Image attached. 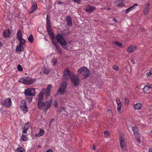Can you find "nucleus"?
<instances>
[{
  "label": "nucleus",
  "mask_w": 152,
  "mask_h": 152,
  "mask_svg": "<svg viewBox=\"0 0 152 152\" xmlns=\"http://www.w3.org/2000/svg\"><path fill=\"white\" fill-rule=\"evenodd\" d=\"M83 73V76L84 78H86L90 75V72L86 67H81L78 69L77 71V75H80L81 73Z\"/></svg>",
  "instance_id": "obj_1"
},
{
  "label": "nucleus",
  "mask_w": 152,
  "mask_h": 152,
  "mask_svg": "<svg viewBox=\"0 0 152 152\" xmlns=\"http://www.w3.org/2000/svg\"><path fill=\"white\" fill-rule=\"evenodd\" d=\"M35 79L29 77H22L20 79L19 81L25 84L31 85L35 82Z\"/></svg>",
  "instance_id": "obj_2"
},
{
  "label": "nucleus",
  "mask_w": 152,
  "mask_h": 152,
  "mask_svg": "<svg viewBox=\"0 0 152 152\" xmlns=\"http://www.w3.org/2000/svg\"><path fill=\"white\" fill-rule=\"evenodd\" d=\"M52 100L51 99L49 101H47L46 103L44 102H38V107L39 108H41L42 107H45V110H47L50 106L52 103Z\"/></svg>",
  "instance_id": "obj_3"
},
{
  "label": "nucleus",
  "mask_w": 152,
  "mask_h": 152,
  "mask_svg": "<svg viewBox=\"0 0 152 152\" xmlns=\"http://www.w3.org/2000/svg\"><path fill=\"white\" fill-rule=\"evenodd\" d=\"M58 42L61 45L62 47L65 49H67V47L66 46L67 43L65 41L63 37L60 34H58L56 37Z\"/></svg>",
  "instance_id": "obj_4"
},
{
  "label": "nucleus",
  "mask_w": 152,
  "mask_h": 152,
  "mask_svg": "<svg viewBox=\"0 0 152 152\" xmlns=\"http://www.w3.org/2000/svg\"><path fill=\"white\" fill-rule=\"evenodd\" d=\"M67 86V83L66 82L62 83L60 86V88L57 91V92L58 93H65Z\"/></svg>",
  "instance_id": "obj_5"
},
{
  "label": "nucleus",
  "mask_w": 152,
  "mask_h": 152,
  "mask_svg": "<svg viewBox=\"0 0 152 152\" xmlns=\"http://www.w3.org/2000/svg\"><path fill=\"white\" fill-rule=\"evenodd\" d=\"M72 73H70L69 69L66 68L65 69L64 72V75L63 76V79L66 80H68L69 77H71V76L73 75Z\"/></svg>",
  "instance_id": "obj_6"
},
{
  "label": "nucleus",
  "mask_w": 152,
  "mask_h": 152,
  "mask_svg": "<svg viewBox=\"0 0 152 152\" xmlns=\"http://www.w3.org/2000/svg\"><path fill=\"white\" fill-rule=\"evenodd\" d=\"M119 140L121 146L123 150H125L126 148V144L125 142L124 135L123 134H120L119 137Z\"/></svg>",
  "instance_id": "obj_7"
},
{
  "label": "nucleus",
  "mask_w": 152,
  "mask_h": 152,
  "mask_svg": "<svg viewBox=\"0 0 152 152\" xmlns=\"http://www.w3.org/2000/svg\"><path fill=\"white\" fill-rule=\"evenodd\" d=\"M71 80L75 86H77L78 85L79 83V79L75 74H73L71 75Z\"/></svg>",
  "instance_id": "obj_8"
},
{
  "label": "nucleus",
  "mask_w": 152,
  "mask_h": 152,
  "mask_svg": "<svg viewBox=\"0 0 152 152\" xmlns=\"http://www.w3.org/2000/svg\"><path fill=\"white\" fill-rule=\"evenodd\" d=\"M24 94L27 96H35V89L34 88H28L25 90Z\"/></svg>",
  "instance_id": "obj_9"
},
{
  "label": "nucleus",
  "mask_w": 152,
  "mask_h": 152,
  "mask_svg": "<svg viewBox=\"0 0 152 152\" xmlns=\"http://www.w3.org/2000/svg\"><path fill=\"white\" fill-rule=\"evenodd\" d=\"M16 34V37L20 42V43L23 44H24L25 42H26V40L22 38L21 31L20 30L18 31Z\"/></svg>",
  "instance_id": "obj_10"
},
{
  "label": "nucleus",
  "mask_w": 152,
  "mask_h": 152,
  "mask_svg": "<svg viewBox=\"0 0 152 152\" xmlns=\"http://www.w3.org/2000/svg\"><path fill=\"white\" fill-rule=\"evenodd\" d=\"M20 108L24 113L28 111V108L26 105V102L25 101L23 100L21 101Z\"/></svg>",
  "instance_id": "obj_11"
},
{
  "label": "nucleus",
  "mask_w": 152,
  "mask_h": 152,
  "mask_svg": "<svg viewBox=\"0 0 152 152\" xmlns=\"http://www.w3.org/2000/svg\"><path fill=\"white\" fill-rule=\"evenodd\" d=\"M2 104L6 107H9L11 106L12 102L10 99L7 98L4 100L2 102Z\"/></svg>",
  "instance_id": "obj_12"
},
{
  "label": "nucleus",
  "mask_w": 152,
  "mask_h": 152,
  "mask_svg": "<svg viewBox=\"0 0 152 152\" xmlns=\"http://www.w3.org/2000/svg\"><path fill=\"white\" fill-rule=\"evenodd\" d=\"M26 42H25V43L23 44L20 43V42H19V44L17 45L16 48V51L18 54H20L21 52L24 50V48L23 45H25Z\"/></svg>",
  "instance_id": "obj_13"
},
{
  "label": "nucleus",
  "mask_w": 152,
  "mask_h": 152,
  "mask_svg": "<svg viewBox=\"0 0 152 152\" xmlns=\"http://www.w3.org/2000/svg\"><path fill=\"white\" fill-rule=\"evenodd\" d=\"M45 88H43L42 89V91H41L39 95V98L38 102H42L43 99V96L44 95V93L45 91Z\"/></svg>",
  "instance_id": "obj_14"
},
{
  "label": "nucleus",
  "mask_w": 152,
  "mask_h": 152,
  "mask_svg": "<svg viewBox=\"0 0 152 152\" xmlns=\"http://www.w3.org/2000/svg\"><path fill=\"white\" fill-rule=\"evenodd\" d=\"M96 7H92L90 6H88L86 10V11L89 13H91L95 9Z\"/></svg>",
  "instance_id": "obj_15"
},
{
  "label": "nucleus",
  "mask_w": 152,
  "mask_h": 152,
  "mask_svg": "<svg viewBox=\"0 0 152 152\" xmlns=\"http://www.w3.org/2000/svg\"><path fill=\"white\" fill-rule=\"evenodd\" d=\"M137 48L136 46L134 45H131L130 46L127 50V52L129 53L133 52Z\"/></svg>",
  "instance_id": "obj_16"
},
{
  "label": "nucleus",
  "mask_w": 152,
  "mask_h": 152,
  "mask_svg": "<svg viewBox=\"0 0 152 152\" xmlns=\"http://www.w3.org/2000/svg\"><path fill=\"white\" fill-rule=\"evenodd\" d=\"M137 5L138 4H134L133 6L126 9L125 11L126 13L128 14L131 11L135 9V7L137 6Z\"/></svg>",
  "instance_id": "obj_17"
},
{
  "label": "nucleus",
  "mask_w": 152,
  "mask_h": 152,
  "mask_svg": "<svg viewBox=\"0 0 152 152\" xmlns=\"http://www.w3.org/2000/svg\"><path fill=\"white\" fill-rule=\"evenodd\" d=\"M150 10V4L148 3L146 4L144 10V13L145 15H146L149 12Z\"/></svg>",
  "instance_id": "obj_18"
},
{
  "label": "nucleus",
  "mask_w": 152,
  "mask_h": 152,
  "mask_svg": "<svg viewBox=\"0 0 152 152\" xmlns=\"http://www.w3.org/2000/svg\"><path fill=\"white\" fill-rule=\"evenodd\" d=\"M37 7L36 3V2H33L30 13H32L34 12L36 10Z\"/></svg>",
  "instance_id": "obj_19"
},
{
  "label": "nucleus",
  "mask_w": 152,
  "mask_h": 152,
  "mask_svg": "<svg viewBox=\"0 0 152 152\" xmlns=\"http://www.w3.org/2000/svg\"><path fill=\"white\" fill-rule=\"evenodd\" d=\"M30 126V123L29 122L27 123L24 126L23 128V133H26L27 132L26 131L29 128Z\"/></svg>",
  "instance_id": "obj_20"
},
{
  "label": "nucleus",
  "mask_w": 152,
  "mask_h": 152,
  "mask_svg": "<svg viewBox=\"0 0 152 152\" xmlns=\"http://www.w3.org/2000/svg\"><path fill=\"white\" fill-rule=\"evenodd\" d=\"M134 107L135 109H140L142 107V104L139 102H137L134 104Z\"/></svg>",
  "instance_id": "obj_21"
},
{
  "label": "nucleus",
  "mask_w": 152,
  "mask_h": 152,
  "mask_svg": "<svg viewBox=\"0 0 152 152\" xmlns=\"http://www.w3.org/2000/svg\"><path fill=\"white\" fill-rule=\"evenodd\" d=\"M10 30L8 29L4 31L3 35L4 37H8L10 35Z\"/></svg>",
  "instance_id": "obj_22"
},
{
  "label": "nucleus",
  "mask_w": 152,
  "mask_h": 152,
  "mask_svg": "<svg viewBox=\"0 0 152 152\" xmlns=\"http://www.w3.org/2000/svg\"><path fill=\"white\" fill-rule=\"evenodd\" d=\"M67 24L68 26H72V18L70 16H68L66 18Z\"/></svg>",
  "instance_id": "obj_23"
},
{
  "label": "nucleus",
  "mask_w": 152,
  "mask_h": 152,
  "mask_svg": "<svg viewBox=\"0 0 152 152\" xmlns=\"http://www.w3.org/2000/svg\"><path fill=\"white\" fill-rule=\"evenodd\" d=\"M44 133V131L43 130L40 129L39 131L37 134H35V136L37 137H39L42 136Z\"/></svg>",
  "instance_id": "obj_24"
},
{
  "label": "nucleus",
  "mask_w": 152,
  "mask_h": 152,
  "mask_svg": "<svg viewBox=\"0 0 152 152\" xmlns=\"http://www.w3.org/2000/svg\"><path fill=\"white\" fill-rule=\"evenodd\" d=\"M151 86L149 84H147L143 88V91L144 92H146L149 90L150 88L151 87Z\"/></svg>",
  "instance_id": "obj_25"
},
{
  "label": "nucleus",
  "mask_w": 152,
  "mask_h": 152,
  "mask_svg": "<svg viewBox=\"0 0 152 152\" xmlns=\"http://www.w3.org/2000/svg\"><path fill=\"white\" fill-rule=\"evenodd\" d=\"M43 71L45 74H47L49 73L50 71V69H48L45 67H44L43 68Z\"/></svg>",
  "instance_id": "obj_26"
},
{
  "label": "nucleus",
  "mask_w": 152,
  "mask_h": 152,
  "mask_svg": "<svg viewBox=\"0 0 152 152\" xmlns=\"http://www.w3.org/2000/svg\"><path fill=\"white\" fill-rule=\"evenodd\" d=\"M116 101L118 105V106H121L122 105V103L120 101V99L118 98H117L116 99Z\"/></svg>",
  "instance_id": "obj_27"
},
{
  "label": "nucleus",
  "mask_w": 152,
  "mask_h": 152,
  "mask_svg": "<svg viewBox=\"0 0 152 152\" xmlns=\"http://www.w3.org/2000/svg\"><path fill=\"white\" fill-rule=\"evenodd\" d=\"M25 150L22 148H18L16 150V152H25Z\"/></svg>",
  "instance_id": "obj_28"
},
{
  "label": "nucleus",
  "mask_w": 152,
  "mask_h": 152,
  "mask_svg": "<svg viewBox=\"0 0 152 152\" xmlns=\"http://www.w3.org/2000/svg\"><path fill=\"white\" fill-rule=\"evenodd\" d=\"M23 141H25L28 140V138L26 135L23 134L21 137Z\"/></svg>",
  "instance_id": "obj_29"
},
{
  "label": "nucleus",
  "mask_w": 152,
  "mask_h": 152,
  "mask_svg": "<svg viewBox=\"0 0 152 152\" xmlns=\"http://www.w3.org/2000/svg\"><path fill=\"white\" fill-rule=\"evenodd\" d=\"M48 33L49 36H50V37H51V38L52 39H54L55 36H54V34L53 33L52 31L49 32Z\"/></svg>",
  "instance_id": "obj_30"
},
{
  "label": "nucleus",
  "mask_w": 152,
  "mask_h": 152,
  "mask_svg": "<svg viewBox=\"0 0 152 152\" xmlns=\"http://www.w3.org/2000/svg\"><path fill=\"white\" fill-rule=\"evenodd\" d=\"M28 39L30 42H33L34 39L32 35H31L28 38Z\"/></svg>",
  "instance_id": "obj_31"
},
{
  "label": "nucleus",
  "mask_w": 152,
  "mask_h": 152,
  "mask_svg": "<svg viewBox=\"0 0 152 152\" xmlns=\"http://www.w3.org/2000/svg\"><path fill=\"white\" fill-rule=\"evenodd\" d=\"M132 130L134 132V134L137 133V132H138V129L135 127H132Z\"/></svg>",
  "instance_id": "obj_32"
},
{
  "label": "nucleus",
  "mask_w": 152,
  "mask_h": 152,
  "mask_svg": "<svg viewBox=\"0 0 152 152\" xmlns=\"http://www.w3.org/2000/svg\"><path fill=\"white\" fill-rule=\"evenodd\" d=\"M115 44L117 46L120 47H123V45H122V44L120 43L119 42H115Z\"/></svg>",
  "instance_id": "obj_33"
},
{
  "label": "nucleus",
  "mask_w": 152,
  "mask_h": 152,
  "mask_svg": "<svg viewBox=\"0 0 152 152\" xmlns=\"http://www.w3.org/2000/svg\"><path fill=\"white\" fill-rule=\"evenodd\" d=\"M47 26H50V20L48 18V16L47 18Z\"/></svg>",
  "instance_id": "obj_34"
},
{
  "label": "nucleus",
  "mask_w": 152,
  "mask_h": 152,
  "mask_svg": "<svg viewBox=\"0 0 152 152\" xmlns=\"http://www.w3.org/2000/svg\"><path fill=\"white\" fill-rule=\"evenodd\" d=\"M134 134L136 139L140 138V134L138 132Z\"/></svg>",
  "instance_id": "obj_35"
},
{
  "label": "nucleus",
  "mask_w": 152,
  "mask_h": 152,
  "mask_svg": "<svg viewBox=\"0 0 152 152\" xmlns=\"http://www.w3.org/2000/svg\"><path fill=\"white\" fill-rule=\"evenodd\" d=\"M57 59L56 58H54L52 61V62L53 63V66H54L56 65V64L57 63Z\"/></svg>",
  "instance_id": "obj_36"
},
{
  "label": "nucleus",
  "mask_w": 152,
  "mask_h": 152,
  "mask_svg": "<svg viewBox=\"0 0 152 152\" xmlns=\"http://www.w3.org/2000/svg\"><path fill=\"white\" fill-rule=\"evenodd\" d=\"M51 87H52V85H49L48 86L46 90L49 91H50Z\"/></svg>",
  "instance_id": "obj_37"
},
{
  "label": "nucleus",
  "mask_w": 152,
  "mask_h": 152,
  "mask_svg": "<svg viewBox=\"0 0 152 152\" xmlns=\"http://www.w3.org/2000/svg\"><path fill=\"white\" fill-rule=\"evenodd\" d=\"M47 30L48 31V33L49 32H50L52 31L51 28V27L50 26H47Z\"/></svg>",
  "instance_id": "obj_38"
},
{
  "label": "nucleus",
  "mask_w": 152,
  "mask_h": 152,
  "mask_svg": "<svg viewBox=\"0 0 152 152\" xmlns=\"http://www.w3.org/2000/svg\"><path fill=\"white\" fill-rule=\"evenodd\" d=\"M50 91H49L46 90V91L45 92V96L46 97L50 95Z\"/></svg>",
  "instance_id": "obj_39"
},
{
  "label": "nucleus",
  "mask_w": 152,
  "mask_h": 152,
  "mask_svg": "<svg viewBox=\"0 0 152 152\" xmlns=\"http://www.w3.org/2000/svg\"><path fill=\"white\" fill-rule=\"evenodd\" d=\"M17 69L18 70L21 71L23 70V68L20 65H18L17 67Z\"/></svg>",
  "instance_id": "obj_40"
},
{
  "label": "nucleus",
  "mask_w": 152,
  "mask_h": 152,
  "mask_svg": "<svg viewBox=\"0 0 152 152\" xmlns=\"http://www.w3.org/2000/svg\"><path fill=\"white\" fill-rule=\"evenodd\" d=\"M32 98L27 97L26 98V100L29 103H31L32 102Z\"/></svg>",
  "instance_id": "obj_41"
},
{
  "label": "nucleus",
  "mask_w": 152,
  "mask_h": 152,
  "mask_svg": "<svg viewBox=\"0 0 152 152\" xmlns=\"http://www.w3.org/2000/svg\"><path fill=\"white\" fill-rule=\"evenodd\" d=\"M52 43L56 47V49L57 50L59 49L60 48L59 47L57 46L56 45V43H55L53 41H52Z\"/></svg>",
  "instance_id": "obj_42"
},
{
  "label": "nucleus",
  "mask_w": 152,
  "mask_h": 152,
  "mask_svg": "<svg viewBox=\"0 0 152 152\" xmlns=\"http://www.w3.org/2000/svg\"><path fill=\"white\" fill-rule=\"evenodd\" d=\"M113 68L116 71L118 70V66L117 65L114 66L113 67Z\"/></svg>",
  "instance_id": "obj_43"
},
{
  "label": "nucleus",
  "mask_w": 152,
  "mask_h": 152,
  "mask_svg": "<svg viewBox=\"0 0 152 152\" xmlns=\"http://www.w3.org/2000/svg\"><path fill=\"white\" fill-rule=\"evenodd\" d=\"M129 103V100L127 99H126L125 101V103L126 105H128Z\"/></svg>",
  "instance_id": "obj_44"
},
{
  "label": "nucleus",
  "mask_w": 152,
  "mask_h": 152,
  "mask_svg": "<svg viewBox=\"0 0 152 152\" xmlns=\"http://www.w3.org/2000/svg\"><path fill=\"white\" fill-rule=\"evenodd\" d=\"M121 106H118L117 107V110L118 111V112L119 113H121Z\"/></svg>",
  "instance_id": "obj_45"
},
{
  "label": "nucleus",
  "mask_w": 152,
  "mask_h": 152,
  "mask_svg": "<svg viewBox=\"0 0 152 152\" xmlns=\"http://www.w3.org/2000/svg\"><path fill=\"white\" fill-rule=\"evenodd\" d=\"M54 106L55 107H56L58 105L57 101H56L54 103Z\"/></svg>",
  "instance_id": "obj_46"
},
{
  "label": "nucleus",
  "mask_w": 152,
  "mask_h": 152,
  "mask_svg": "<svg viewBox=\"0 0 152 152\" xmlns=\"http://www.w3.org/2000/svg\"><path fill=\"white\" fill-rule=\"evenodd\" d=\"M151 75V71H150V72L147 73L146 74V75L147 77H149Z\"/></svg>",
  "instance_id": "obj_47"
},
{
  "label": "nucleus",
  "mask_w": 152,
  "mask_h": 152,
  "mask_svg": "<svg viewBox=\"0 0 152 152\" xmlns=\"http://www.w3.org/2000/svg\"><path fill=\"white\" fill-rule=\"evenodd\" d=\"M75 2L78 3H80L81 1L80 0H73Z\"/></svg>",
  "instance_id": "obj_48"
},
{
  "label": "nucleus",
  "mask_w": 152,
  "mask_h": 152,
  "mask_svg": "<svg viewBox=\"0 0 152 152\" xmlns=\"http://www.w3.org/2000/svg\"><path fill=\"white\" fill-rule=\"evenodd\" d=\"M124 5H125V4H124L121 3H120L119 4H118V6L119 7H121V6H124Z\"/></svg>",
  "instance_id": "obj_49"
},
{
  "label": "nucleus",
  "mask_w": 152,
  "mask_h": 152,
  "mask_svg": "<svg viewBox=\"0 0 152 152\" xmlns=\"http://www.w3.org/2000/svg\"><path fill=\"white\" fill-rule=\"evenodd\" d=\"M137 142L138 143H140V138H137Z\"/></svg>",
  "instance_id": "obj_50"
},
{
  "label": "nucleus",
  "mask_w": 152,
  "mask_h": 152,
  "mask_svg": "<svg viewBox=\"0 0 152 152\" xmlns=\"http://www.w3.org/2000/svg\"><path fill=\"white\" fill-rule=\"evenodd\" d=\"M104 134H105L107 136H109L110 135V134L109 132L107 131H105Z\"/></svg>",
  "instance_id": "obj_51"
},
{
  "label": "nucleus",
  "mask_w": 152,
  "mask_h": 152,
  "mask_svg": "<svg viewBox=\"0 0 152 152\" xmlns=\"http://www.w3.org/2000/svg\"><path fill=\"white\" fill-rule=\"evenodd\" d=\"M131 61L133 64H134L135 63V61L133 59H131Z\"/></svg>",
  "instance_id": "obj_52"
},
{
  "label": "nucleus",
  "mask_w": 152,
  "mask_h": 152,
  "mask_svg": "<svg viewBox=\"0 0 152 152\" xmlns=\"http://www.w3.org/2000/svg\"><path fill=\"white\" fill-rule=\"evenodd\" d=\"M46 152H53V151L51 149H49L47 151H46Z\"/></svg>",
  "instance_id": "obj_53"
},
{
  "label": "nucleus",
  "mask_w": 152,
  "mask_h": 152,
  "mask_svg": "<svg viewBox=\"0 0 152 152\" xmlns=\"http://www.w3.org/2000/svg\"><path fill=\"white\" fill-rule=\"evenodd\" d=\"M54 121V119L53 118H52L51 119L50 121V124H51Z\"/></svg>",
  "instance_id": "obj_54"
},
{
  "label": "nucleus",
  "mask_w": 152,
  "mask_h": 152,
  "mask_svg": "<svg viewBox=\"0 0 152 152\" xmlns=\"http://www.w3.org/2000/svg\"><path fill=\"white\" fill-rule=\"evenodd\" d=\"M63 2L61 1H59L58 2V4H63Z\"/></svg>",
  "instance_id": "obj_55"
},
{
  "label": "nucleus",
  "mask_w": 152,
  "mask_h": 152,
  "mask_svg": "<svg viewBox=\"0 0 152 152\" xmlns=\"http://www.w3.org/2000/svg\"><path fill=\"white\" fill-rule=\"evenodd\" d=\"M58 51L60 54H62V51L61 50V49L59 50H58Z\"/></svg>",
  "instance_id": "obj_56"
},
{
  "label": "nucleus",
  "mask_w": 152,
  "mask_h": 152,
  "mask_svg": "<svg viewBox=\"0 0 152 152\" xmlns=\"http://www.w3.org/2000/svg\"><path fill=\"white\" fill-rule=\"evenodd\" d=\"M113 20L115 22H117V20L115 18H113Z\"/></svg>",
  "instance_id": "obj_57"
},
{
  "label": "nucleus",
  "mask_w": 152,
  "mask_h": 152,
  "mask_svg": "<svg viewBox=\"0 0 152 152\" xmlns=\"http://www.w3.org/2000/svg\"><path fill=\"white\" fill-rule=\"evenodd\" d=\"M92 149L94 150H95L96 149V147L94 145H93Z\"/></svg>",
  "instance_id": "obj_58"
},
{
  "label": "nucleus",
  "mask_w": 152,
  "mask_h": 152,
  "mask_svg": "<svg viewBox=\"0 0 152 152\" xmlns=\"http://www.w3.org/2000/svg\"><path fill=\"white\" fill-rule=\"evenodd\" d=\"M149 152H152V149H150L149 150Z\"/></svg>",
  "instance_id": "obj_59"
},
{
  "label": "nucleus",
  "mask_w": 152,
  "mask_h": 152,
  "mask_svg": "<svg viewBox=\"0 0 152 152\" xmlns=\"http://www.w3.org/2000/svg\"><path fill=\"white\" fill-rule=\"evenodd\" d=\"M2 46V45L1 42H0V48Z\"/></svg>",
  "instance_id": "obj_60"
},
{
  "label": "nucleus",
  "mask_w": 152,
  "mask_h": 152,
  "mask_svg": "<svg viewBox=\"0 0 152 152\" xmlns=\"http://www.w3.org/2000/svg\"><path fill=\"white\" fill-rule=\"evenodd\" d=\"M110 9H111V8H109V7H108V8H107V9L108 10H110Z\"/></svg>",
  "instance_id": "obj_61"
},
{
  "label": "nucleus",
  "mask_w": 152,
  "mask_h": 152,
  "mask_svg": "<svg viewBox=\"0 0 152 152\" xmlns=\"http://www.w3.org/2000/svg\"><path fill=\"white\" fill-rule=\"evenodd\" d=\"M143 28H144V27H142L141 28V29L142 30L143 29Z\"/></svg>",
  "instance_id": "obj_62"
},
{
  "label": "nucleus",
  "mask_w": 152,
  "mask_h": 152,
  "mask_svg": "<svg viewBox=\"0 0 152 152\" xmlns=\"http://www.w3.org/2000/svg\"><path fill=\"white\" fill-rule=\"evenodd\" d=\"M60 49H60V48H59V49H58V50H58H58H60Z\"/></svg>",
  "instance_id": "obj_63"
}]
</instances>
